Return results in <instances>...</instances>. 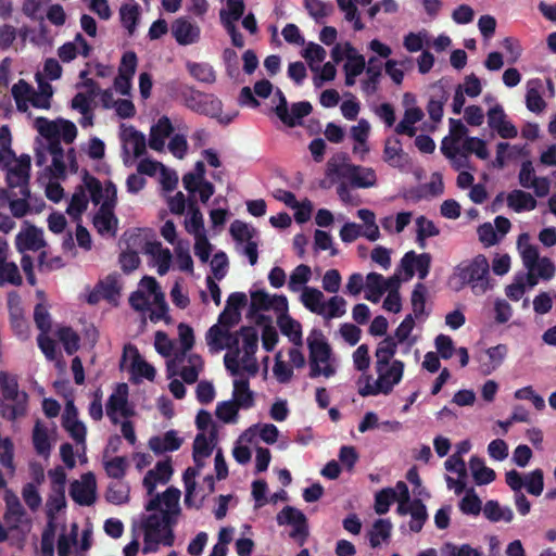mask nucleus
<instances>
[{"label": "nucleus", "instance_id": "c756f323", "mask_svg": "<svg viewBox=\"0 0 556 556\" xmlns=\"http://www.w3.org/2000/svg\"><path fill=\"white\" fill-rule=\"evenodd\" d=\"M483 514L486 519L492 522L504 520L510 522L514 518V513L509 507H502L497 501L490 500L485 503Z\"/></svg>", "mask_w": 556, "mask_h": 556}, {"label": "nucleus", "instance_id": "dca6fc26", "mask_svg": "<svg viewBox=\"0 0 556 556\" xmlns=\"http://www.w3.org/2000/svg\"><path fill=\"white\" fill-rule=\"evenodd\" d=\"M174 131L173 124L167 116H161L156 124L150 128L149 147L157 152L163 151L165 139Z\"/></svg>", "mask_w": 556, "mask_h": 556}, {"label": "nucleus", "instance_id": "5701e85b", "mask_svg": "<svg viewBox=\"0 0 556 556\" xmlns=\"http://www.w3.org/2000/svg\"><path fill=\"white\" fill-rule=\"evenodd\" d=\"M324 293L312 287H304L301 294V302L309 312L321 315L325 313Z\"/></svg>", "mask_w": 556, "mask_h": 556}, {"label": "nucleus", "instance_id": "cd10ccee", "mask_svg": "<svg viewBox=\"0 0 556 556\" xmlns=\"http://www.w3.org/2000/svg\"><path fill=\"white\" fill-rule=\"evenodd\" d=\"M232 396L236 403L241 405L242 408L248 409L254 405L253 392L250 390L248 379H240L233 381Z\"/></svg>", "mask_w": 556, "mask_h": 556}, {"label": "nucleus", "instance_id": "a878e982", "mask_svg": "<svg viewBox=\"0 0 556 556\" xmlns=\"http://www.w3.org/2000/svg\"><path fill=\"white\" fill-rule=\"evenodd\" d=\"M23 282L18 267L14 262H7V255H0V286L10 283L21 286Z\"/></svg>", "mask_w": 556, "mask_h": 556}, {"label": "nucleus", "instance_id": "37998d69", "mask_svg": "<svg viewBox=\"0 0 556 556\" xmlns=\"http://www.w3.org/2000/svg\"><path fill=\"white\" fill-rule=\"evenodd\" d=\"M123 139L125 142L132 146L134 155L136 157H140L146 153L147 141L144 135L141 131L135 129L134 127H129Z\"/></svg>", "mask_w": 556, "mask_h": 556}, {"label": "nucleus", "instance_id": "2f4dec72", "mask_svg": "<svg viewBox=\"0 0 556 556\" xmlns=\"http://www.w3.org/2000/svg\"><path fill=\"white\" fill-rule=\"evenodd\" d=\"M397 342L394 338L388 336L384 338L376 349V366L389 365L392 357L396 353Z\"/></svg>", "mask_w": 556, "mask_h": 556}, {"label": "nucleus", "instance_id": "bb28decb", "mask_svg": "<svg viewBox=\"0 0 556 556\" xmlns=\"http://www.w3.org/2000/svg\"><path fill=\"white\" fill-rule=\"evenodd\" d=\"M188 208L190 218L186 222V230L194 236L205 235L203 215L194 198H189Z\"/></svg>", "mask_w": 556, "mask_h": 556}, {"label": "nucleus", "instance_id": "b1692460", "mask_svg": "<svg viewBox=\"0 0 556 556\" xmlns=\"http://www.w3.org/2000/svg\"><path fill=\"white\" fill-rule=\"evenodd\" d=\"M277 323L282 334L287 336L294 345L301 346L303 344L302 326L298 320L289 315H280Z\"/></svg>", "mask_w": 556, "mask_h": 556}, {"label": "nucleus", "instance_id": "72a5a7b5", "mask_svg": "<svg viewBox=\"0 0 556 556\" xmlns=\"http://www.w3.org/2000/svg\"><path fill=\"white\" fill-rule=\"evenodd\" d=\"M56 334L66 354L73 355L79 350L80 337L72 327H61Z\"/></svg>", "mask_w": 556, "mask_h": 556}, {"label": "nucleus", "instance_id": "0eeeda50", "mask_svg": "<svg viewBox=\"0 0 556 556\" xmlns=\"http://www.w3.org/2000/svg\"><path fill=\"white\" fill-rule=\"evenodd\" d=\"M175 523L176 520L172 515V511L161 510L160 514H151L143 517L141 527L144 533L161 535L162 544L164 546H173L175 542V534L172 527Z\"/></svg>", "mask_w": 556, "mask_h": 556}, {"label": "nucleus", "instance_id": "c85d7f7f", "mask_svg": "<svg viewBox=\"0 0 556 556\" xmlns=\"http://www.w3.org/2000/svg\"><path fill=\"white\" fill-rule=\"evenodd\" d=\"M240 334L243 340L244 355L242 362H247L253 358L258 348V333L253 326H242L240 328Z\"/></svg>", "mask_w": 556, "mask_h": 556}, {"label": "nucleus", "instance_id": "c03bdc74", "mask_svg": "<svg viewBox=\"0 0 556 556\" xmlns=\"http://www.w3.org/2000/svg\"><path fill=\"white\" fill-rule=\"evenodd\" d=\"M273 306V296L264 290H256L251 292V304L249 316H252L258 311H269Z\"/></svg>", "mask_w": 556, "mask_h": 556}, {"label": "nucleus", "instance_id": "680f3d73", "mask_svg": "<svg viewBox=\"0 0 556 556\" xmlns=\"http://www.w3.org/2000/svg\"><path fill=\"white\" fill-rule=\"evenodd\" d=\"M118 278L119 276L116 273L110 274L99 283V288L101 289L104 299L111 300L119 294L121 287Z\"/></svg>", "mask_w": 556, "mask_h": 556}, {"label": "nucleus", "instance_id": "39448f33", "mask_svg": "<svg viewBox=\"0 0 556 556\" xmlns=\"http://www.w3.org/2000/svg\"><path fill=\"white\" fill-rule=\"evenodd\" d=\"M307 346L309 351V377L314 379L321 375L326 378L333 376L336 369L329 364L332 351L323 333L318 332L315 338L309 336Z\"/></svg>", "mask_w": 556, "mask_h": 556}, {"label": "nucleus", "instance_id": "4c0bfd02", "mask_svg": "<svg viewBox=\"0 0 556 556\" xmlns=\"http://www.w3.org/2000/svg\"><path fill=\"white\" fill-rule=\"evenodd\" d=\"M304 8L317 23H323L333 12V5L321 0H304Z\"/></svg>", "mask_w": 556, "mask_h": 556}, {"label": "nucleus", "instance_id": "e433bc0d", "mask_svg": "<svg viewBox=\"0 0 556 556\" xmlns=\"http://www.w3.org/2000/svg\"><path fill=\"white\" fill-rule=\"evenodd\" d=\"M410 521L409 529L410 531L418 533L422 530L425 522L428 519V513L426 505L422 503L420 498L413 500V509L409 513Z\"/></svg>", "mask_w": 556, "mask_h": 556}, {"label": "nucleus", "instance_id": "4468645a", "mask_svg": "<svg viewBox=\"0 0 556 556\" xmlns=\"http://www.w3.org/2000/svg\"><path fill=\"white\" fill-rule=\"evenodd\" d=\"M4 501L7 506L3 515L4 522L9 530H16L23 522L26 511L13 491L5 490Z\"/></svg>", "mask_w": 556, "mask_h": 556}, {"label": "nucleus", "instance_id": "774afa93", "mask_svg": "<svg viewBox=\"0 0 556 556\" xmlns=\"http://www.w3.org/2000/svg\"><path fill=\"white\" fill-rule=\"evenodd\" d=\"M434 345L438 351L437 354L443 359H450L455 352L454 342L452 338L447 334L441 333L437 336L434 340Z\"/></svg>", "mask_w": 556, "mask_h": 556}, {"label": "nucleus", "instance_id": "6e6552de", "mask_svg": "<svg viewBox=\"0 0 556 556\" xmlns=\"http://www.w3.org/2000/svg\"><path fill=\"white\" fill-rule=\"evenodd\" d=\"M276 520L279 526H292L290 538L298 540L301 545L304 544L309 532L307 518L303 511L292 506H286L277 514Z\"/></svg>", "mask_w": 556, "mask_h": 556}, {"label": "nucleus", "instance_id": "7c9ffc66", "mask_svg": "<svg viewBox=\"0 0 556 556\" xmlns=\"http://www.w3.org/2000/svg\"><path fill=\"white\" fill-rule=\"evenodd\" d=\"M83 181L85 188L90 193V199L93 204L98 205L105 200V186L103 187L101 181L87 169L83 170Z\"/></svg>", "mask_w": 556, "mask_h": 556}, {"label": "nucleus", "instance_id": "2eb2a0df", "mask_svg": "<svg viewBox=\"0 0 556 556\" xmlns=\"http://www.w3.org/2000/svg\"><path fill=\"white\" fill-rule=\"evenodd\" d=\"M42 230L34 225H29L25 231L17 233L15 238V247L18 252L38 251L46 247Z\"/></svg>", "mask_w": 556, "mask_h": 556}, {"label": "nucleus", "instance_id": "79ce46f5", "mask_svg": "<svg viewBox=\"0 0 556 556\" xmlns=\"http://www.w3.org/2000/svg\"><path fill=\"white\" fill-rule=\"evenodd\" d=\"M396 500V491L392 488H384L375 495V511L384 515L389 511L391 504Z\"/></svg>", "mask_w": 556, "mask_h": 556}, {"label": "nucleus", "instance_id": "4d7b16f0", "mask_svg": "<svg viewBox=\"0 0 556 556\" xmlns=\"http://www.w3.org/2000/svg\"><path fill=\"white\" fill-rule=\"evenodd\" d=\"M150 248L147 250L149 253H154V249L159 250L157 255V274L164 276L168 273L172 262V254L168 249H161V243H150Z\"/></svg>", "mask_w": 556, "mask_h": 556}, {"label": "nucleus", "instance_id": "a18cd8bd", "mask_svg": "<svg viewBox=\"0 0 556 556\" xmlns=\"http://www.w3.org/2000/svg\"><path fill=\"white\" fill-rule=\"evenodd\" d=\"M243 0H227V10H220L219 16L222 24L225 25V21L235 22L239 21L244 13Z\"/></svg>", "mask_w": 556, "mask_h": 556}, {"label": "nucleus", "instance_id": "4be33fe9", "mask_svg": "<svg viewBox=\"0 0 556 556\" xmlns=\"http://www.w3.org/2000/svg\"><path fill=\"white\" fill-rule=\"evenodd\" d=\"M536 200L531 193L522 190H513L507 195V205L515 212L532 211L536 207Z\"/></svg>", "mask_w": 556, "mask_h": 556}, {"label": "nucleus", "instance_id": "f704fd0d", "mask_svg": "<svg viewBox=\"0 0 556 556\" xmlns=\"http://www.w3.org/2000/svg\"><path fill=\"white\" fill-rule=\"evenodd\" d=\"M88 198L85 193V188L79 186L73 193L71 201L67 205L66 213L74 219H79L81 214L88 207Z\"/></svg>", "mask_w": 556, "mask_h": 556}, {"label": "nucleus", "instance_id": "6ab92c4d", "mask_svg": "<svg viewBox=\"0 0 556 556\" xmlns=\"http://www.w3.org/2000/svg\"><path fill=\"white\" fill-rule=\"evenodd\" d=\"M8 308L10 315V324L16 333H23L27 326L24 319V309L21 303V296L16 291H11L8 294Z\"/></svg>", "mask_w": 556, "mask_h": 556}, {"label": "nucleus", "instance_id": "338daca9", "mask_svg": "<svg viewBox=\"0 0 556 556\" xmlns=\"http://www.w3.org/2000/svg\"><path fill=\"white\" fill-rule=\"evenodd\" d=\"M22 496L30 510H37L41 505V496L35 483H26L22 489Z\"/></svg>", "mask_w": 556, "mask_h": 556}, {"label": "nucleus", "instance_id": "bf43d9fd", "mask_svg": "<svg viewBox=\"0 0 556 556\" xmlns=\"http://www.w3.org/2000/svg\"><path fill=\"white\" fill-rule=\"evenodd\" d=\"M105 498L114 505L124 504L128 501V489L121 482H113L105 492Z\"/></svg>", "mask_w": 556, "mask_h": 556}, {"label": "nucleus", "instance_id": "473e14b6", "mask_svg": "<svg viewBox=\"0 0 556 556\" xmlns=\"http://www.w3.org/2000/svg\"><path fill=\"white\" fill-rule=\"evenodd\" d=\"M187 68L189 74L200 83L214 84L216 81V73L207 63L188 62Z\"/></svg>", "mask_w": 556, "mask_h": 556}, {"label": "nucleus", "instance_id": "aec40b11", "mask_svg": "<svg viewBox=\"0 0 556 556\" xmlns=\"http://www.w3.org/2000/svg\"><path fill=\"white\" fill-rule=\"evenodd\" d=\"M365 72L368 76L366 80L362 83V89L368 94H372L377 91L382 73V63L377 56H370L368 59Z\"/></svg>", "mask_w": 556, "mask_h": 556}, {"label": "nucleus", "instance_id": "393cba45", "mask_svg": "<svg viewBox=\"0 0 556 556\" xmlns=\"http://www.w3.org/2000/svg\"><path fill=\"white\" fill-rule=\"evenodd\" d=\"M507 352L508 348L506 344H497L495 346L489 348L485 351L488 362L481 364V371L484 375H490L496 370L506 358Z\"/></svg>", "mask_w": 556, "mask_h": 556}, {"label": "nucleus", "instance_id": "a211bd4d", "mask_svg": "<svg viewBox=\"0 0 556 556\" xmlns=\"http://www.w3.org/2000/svg\"><path fill=\"white\" fill-rule=\"evenodd\" d=\"M128 352H131L132 354L131 372L135 376H139L146 378L149 381H153L156 374L155 368L141 357L138 349L132 344H127L124 346L123 359L126 358Z\"/></svg>", "mask_w": 556, "mask_h": 556}, {"label": "nucleus", "instance_id": "69168bd1", "mask_svg": "<svg viewBox=\"0 0 556 556\" xmlns=\"http://www.w3.org/2000/svg\"><path fill=\"white\" fill-rule=\"evenodd\" d=\"M426 294H427L426 286L421 282L416 283L414 287V290L412 292V298H410L413 312L416 317L421 315L425 311Z\"/></svg>", "mask_w": 556, "mask_h": 556}, {"label": "nucleus", "instance_id": "f8f14e48", "mask_svg": "<svg viewBox=\"0 0 556 556\" xmlns=\"http://www.w3.org/2000/svg\"><path fill=\"white\" fill-rule=\"evenodd\" d=\"M200 33V27L187 17H179L172 24V35L180 46L198 42Z\"/></svg>", "mask_w": 556, "mask_h": 556}, {"label": "nucleus", "instance_id": "0e129e2a", "mask_svg": "<svg viewBox=\"0 0 556 556\" xmlns=\"http://www.w3.org/2000/svg\"><path fill=\"white\" fill-rule=\"evenodd\" d=\"M33 443L36 452L39 455H47L50 452V442L48 438L47 430L43 428H40L39 424L35 426L34 432H33Z\"/></svg>", "mask_w": 556, "mask_h": 556}, {"label": "nucleus", "instance_id": "8fccbe9b", "mask_svg": "<svg viewBox=\"0 0 556 556\" xmlns=\"http://www.w3.org/2000/svg\"><path fill=\"white\" fill-rule=\"evenodd\" d=\"M523 486L528 493L534 496H539L543 492L544 488V473L543 470L538 468L526 476Z\"/></svg>", "mask_w": 556, "mask_h": 556}, {"label": "nucleus", "instance_id": "3c124183", "mask_svg": "<svg viewBox=\"0 0 556 556\" xmlns=\"http://www.w3.org/2000/svg\"><path fill=\"white\" fill-rule=\"evenodd\" d=\"M119 14L123 26L128 30L129 35H132L136 30L139 17L138 4L123 5L119 10Z\"/></svg>", "mask_w": 556, "mask_h": 556}, {"label": "nucleus", "instance_id": "1a4fd4ad", "mask_svg": "<svg viewBox=\"0 0 556 556\" xmlns=\"http://www.w3.org/2000/svg\"><path fill=\"white\" fill-rule=\"evenodd\" d=\"M29 179L30 157L22 155L13 167L8 168L5 180L9 189L14 190L18 188L17 194L30 198Z\"/></svg>", "mask_w": 556, "mask_h": 556}, {"label": "nucleus", "instance_id": "f257e3e1", "mask_svg": "<svg viewBox=\"0 0 556 556\" xmlns=\"http://www.w3.org/2000/svg\"><path fill=\"white\" fill-rule=\"evenodd\" d=\"M490 264L483 254L470 261L459 263L453 273L452 281H457L456 290L470 286L476 295L484 294L490 289Z\"/></svg>", "mask_w": 556, "mask_h": 556}, {"label": "nucleus", "instance_id": "f03ea898", "mask_svg": "<svg viewBox=\"0 0 556 556\" xmlns=\"http://www.w3.org/2000/svg\"><path fill=\"white\" fill-rule=\"evenodd\" d=\"M167 88L179 96L189 110L198 114L217 117L222 113V101L212 93L202 92L178 80L168 83Z\"/></svg>", "mask_w": 556, "mask_h": 556}, {"label": "nucleus", "instance_id": "20e7f679", "mask_svg": "<svg viewBox=\"0 0 556 556\" xmlns=\"http://www.w3.org/2000/svg\"><path fill=\"white\" fill-rule=\"evenodd\" d=\"M378 379L374 384L369 382L370 377L363 388H359L358 393L362 396L377 395L379 393L389 394L393 388L400 383L403 378L404 363L400 359H394L389 365L376 366Z\"/></svg>", "mask_w": 556, "mask_h": 556}, {"label": "nucleus", "instance_id": "412c9836", "mask_svg": "<svg viewBox=\"0 0 556 556\" xmlns=\"http://www.w3.org/2000/svg\"><path fill=\"white\" fill-rule=\"evenodd\" d=\"M348 177L351 185L356 188H370L377 182V176L372 168H364L356 165L350 166Z\"/></svg>", "mask_w": 556, "mask_h": 556}, {"label": "nucleus", "instance_id": "a19ab883", "mask_svg": "<svg viewBox=\"0 0 556 556\" xmlns=\"http://www.w3.org/2000/svg\"><path fill=\"white\" fill-rule=\"evenodd\" d=\"M392 525L388 519H378L372 526V530L369 533V543L371 547H378L380 540H387L391 535Z\"/></svg>", "mask_w": 556, "mask_h": 556}, {"label": "nucleus", "instance_id": "603ef678", "mask_svg": "<svg viewBox=\"0 0 556 556\" xmlns=\"http://www.w3.org/2000/svg\"><path fill=\"white\" fill-rule=\"evenodd\" d=\"M346 301L339 295H334L329 299L328 303L325 304V313L321 314L325 319H332L341 317L345 314Z\"/></svg>", "mask_w": 556, "mask_h": 556}, {"label": "nucleus", "instance_id": "09e8293b", "mask_svg": "<svg viewBox=\"0 0 556 556\" xmlns=\"http://www.w3.org/2000/svg\"><path fill=\"white\" fill-rule=\"evenodd\" d=\"M311 267L304 264L298 265L290 275L288 287L291 291L296 292L300 286L305 285L311 279Z\"/></svg>", "mask_w": 556, "mask_h": 556}, {"label": "nucleus", "instance_id": "6e6d98bb", "mask_svg": "<svg viewBox=\"0 0 556 556\" xmlns=\"http://www.w3.org/2000/svg\"><path fill=\"white\" fill-rule=\"evenodd\" d=\"M56 533V525L53 520H48L43 528L40 542L41 554L54 553V539Z\"/></svg>", "mask_w": 556, "mask_h": 556}, {"label": "nucleus", "instance_id": "ddd939ff", "mask_svg": "<svg viewBox=\"0 0 556 556\" xmlns=\"http://www.w3.org/2000/svg\"><path fill=\"white\" fill-rule=\"evenodd\" d=\"M128 404V386L127 383H118L115 391L109 396L106 402V415L116 424V413H121L124 417H128L131 413L127 408Z\"/></svg>", "mask_w": 556, "mask_h": 556}, {"label": "nucleus", "instance_id": "49530a36", "mask_svg": "<svg viewBox=\"0 0 556 556\" xmlns=\"http://www.w3.org/2000/svg\"><path fill=\"white\" fill-rule=\"evenodd\" d=\"M228 329H224L220 325H213L206 332V343L213 352H219L225 349L224 339Z\"/></svg>", "mask_w": 556, "mask_h": 556}, {"label": "nucleus", "instance_id": "f3484780", "mask_svg": "<svg viewBox=\"0 0 556 556\" xmlns=\"http://www.w3.org/2000/svg\"><path fill=\"white\" fill-rule=\"evenodd\" d=\"M181 444L182 439L178 437L175 430L166 431L163 437L153 435L148 442L149 448L156 455L175 452L180 448Z\"/></svg>", "mask_w": 556, "mask_h": 556}, {"label": "nucleus", "instance_id": "13d9d810", "mask_svg": "<svg viewBox=\"0 0 556 556\" xmlns=\"http://www.w3.org/2000/svg\"><path fill=\"white\" fill-rule=\"evenodd\" d=\"M127 460L124 456H116L104 464L106 475L110 478L119 480L124 478L127 470Z\"/></svg>", "mask_w": 556, "mask_h": 556}, {"label": "nucleus", "instance_id": "9d476101", "mask_svg": "<svg viewBox=\"0 0 556 556\" xmlns=\"http://www.w3.org/2000/svg\"><path fill=\"white\" fill-rule=\"evenodd\" d=\"M96 478L92 472L81 476V481L71 483L70 495L74 502L81 506H90L96 502Z\"/></svg>", "mask_w": 556, "mask_h": 556}, {"label": "nucleus", "instance_id": "ea45409f", "mask_svg": "<svg viewBox=\"0 0 556 556\" xmlns=\"http://www.w3.org/2000/svg\"><path fill=\"white\" fill-rule=\"evenodd\" d=\"M242 408L235 401H223L216 406V417L225 424H233L238 419V412Z\"/></svg>", "mask_w": 556, "mask_h": 556}, {"label": "nucleus", "instance_id": "052dcab7", "mask_svg": "<svg viewBox=\"0 0 556 556\" xmlns=\"http://www.w3.org/2000/svg\"><path fill=\"white\" fill-rule=\"evenodd\" d=\"M403 154L402 142L399 138H388L383 149V160L395 165L396 159H400Z\"/></svg>", "mask_w": 556, "mask_h": 556}, {"label": "nucleus", "instance_id": "864d4df0", "mask_svg": "<svg viewBox=\"0 0 556 556\" xmlns=\"http://www.w3.org/2000/svg\"><path fill=\"white\" fill-rule=\"evenodd\" d=\"M481 500L475 493V490L470 489L459 502V509L464 514L477 516L481 511Z\"/></svg>", "mask_w": 556, "mask_h": 556}, {"label": "nucleus", "instance_id": "de8ad7c7", "mask_svg": "<svg viewBox=\"0 0 556 556\" xmlns=\"http://www.w3.org/2000/svg\"><path fill=\"white\" fill-rule=\"evenodd\" d=\"M66 506L65 490H52L47 501L48 520L55 519V514Z\"/></svg>", "mask_w": 556, "mask_h": 556}, {"label": "nucleus", "instance_id": "c9c22d12", "mask_svg": "<svg viewBox=\"0 0 556 556\" xmlns=\"http://www.w3.org/2000/svg\"><path fill=\"white\" fill-rule=\"evenodd\" d=\"M366 282L367 291L365 298L372 303H378L386 292V287L382 286L383 276L378 273H369L366 277Z\"/></svg>", "mask_w": 556, "mask_h": 556}, {"label": "nucleus", "instance_id": "423d86ee", "mask_svg": "<svg viewBox=\"0 0 556 556\" xmlns=\"http://www.w3.org/2000/svg\"><path fill=\"white\" fill-rule=\"evenodd\" d=\"M117 203V188L111 180L105 182V200L93 217V226L100 235L112 233L115 236L117 218L114 208Z\"/></svg>", "mask_w": 556, "mask_h": 556}, {"label": "nucleus", "instance_id": "9b49d317", "mask_svg": "<svg viewBox=\"0 0 556 556\" xmlns=\"http://www.w3.org/2000/svg\"><path fill=\"white\" fill-rule=\"evenodd\" d=\"M431 255L429 253L416 254L414 251H408L401 260V267L407 278L415 275V268L420 279H425L430 270Z\"/></svg>", "mask_w": 556, "mask_h": 556}, {"label": "nucleus", "instance_id": "7ed1b4c3", "mask_svg": "<svg viewBox=\"0 0 556 556\" xmlns=\"http://www.w3.org/2000/svg\"><path fill=\"white\" fill-rule=\"evenodd\" d=\"M0 390L4 401L0 403V415L8 420H15L26 414L27 393L18 391V381L15 375L0 371Z\"/></svg>", "mask_w": 556, "mask_h": 556}, {"label": "nucleus", "instance_id": "e2e57ef3", "mask_svg": "<svg viewBox=\"0 0 556 556\" xmlns=\"http://www.w3.org/2000/svg\"><path fill=\"white\" fill-rule=\"evenodd\" d=\"M463 148L468 153H475L480 160L489 157L485 141L478 137H467L464 141Z\"/></svg>", "mask_w": 556, "mask_h": 556}, {"label": "nucleus", "instance_id": "5fc2aeb1", "mask_svg": "<svg viewBox=\"0 0 556 556\" xmlns=\"http://www.w3.org/2000/svg\"><path fill=\"white\" fill-rule=\"evenodd\" d=\"M138 65V58L134 51H126L123 53L118 66V75L122 77H134Z\"/></svg>", "mask_w": 556, "mask_h": 556}, {"label": "nucleus", "instance_id": "58836bf2", "mask_svg": "<svg viewBox=\"0 0 556 556\" xmlns=\"http://www.w3.org/2000/svg\"><path fill=\"white\" fill-rule=\"evenodd\" d=\"M188 362L189 366H184L180 370V377L184 382L188 384H192L197 382L199 378V374L203 368L202 357L198 354H192L189 356Z\"/></svg>", "mask_w": 556, "mask_h": 556}]
</instances>
